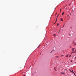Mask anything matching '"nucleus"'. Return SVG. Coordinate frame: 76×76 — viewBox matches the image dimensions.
I'll return each mask as SVG.
<instances>
[{"label": "nucleus", "mask_w": 76, "mask_h": 76, "mask_svg": "<svg viewBox=\"0 0 76 76\" xmlns=\"http://www.w3.org/2000/svg\"><path fill=\"white\" fill-rule=\"evenodd\" d=\"M61 75H63V74H64V75L65 74L64 72H61Z\"/></svg>", "instance_id": "f257e3e1"}, {"label": "nucleus", "mask_w": 76, "mask_h": 76, "mask_svg": "<svg viewBox=\"0 0 76 76\" xmlns=\"http://www.w3.org/2000/svg\"><path fill=\"white\" fill-rule=\"evenodd\" d=\"M74 50H75V48H73L72 49V51H74Z\"/></svg>", "instance_id": "f03ea898"}, {"label": "nucleus", "mask_w": 76, "mask_h": 76, "mask_svg": "<svg viewBox=\"0 0 76 76\" xmlns=\"http://www.w3.org/2000/svg\"><path fill=\"white\" fill-rule=\"evenodd\" d=\"M75 52H71V54H73V53H75Z\"/></svg>", "instance_id": "7ed1b4c3"}, {"label": "nucleus", "mask_w": 76, "mask_h": 76, "mask_svg": "<svg viewBox=\"0 0 76 76\" xmlns=\"http://www.w3.org/2000/svg\"><path fill=\"white\" fill-rule=\"evenodd\" d=\"M61 21H63V18H61Z\"/></svg>", "instance_id": "20e7f679"}, {"label": "nucleus", "mask_w": 76, "mask_h": 76, "mask_svg": "<svg viewBox=\"0 0 76 76\" xmlns=\"http://www.w3.org/2000/svg\"><path fill=\"white\" fill-rule=\"evenodd\" d=\"M53 36H54V37H56V35L55 34H54Z\"/></svg>", "instance_id": "39448f33"}, {"label": "nucleus", "mask_w": 76, "mask_h": 76, "mask_svg": "<svg viewBox=\"0 0 76 76\" xmlns=\"http://www.w3.org/2000/svg\"><path fill=\"white\" fill-rule=\"evenodd\" d=\"M64 12L62 13V15H64Z\"/></svg>", "instance_id": "423d86ee"}, {"label": "nucleus", "mask_w": 76, "mask_h": 76, "mask_svg": "<svg viewBox=\"0 0 76 76\" xmlns=\"http://www.w3.org/2000/svg\"><path fill=\"white\" fill-rule=\"evenodd\" d=\"M68 57V55H67L66 56V57Z\"/></svg>", "instance_id": "0eeeda50"}, {"label": "nucleus", "mask_w": 76, "mask_h": 76, "mask_svg": "<svg viewBox=\"0 0 76 76\" xmlns=\"http://www.w3.org/2000/svg\"><path fill=\"white\" fill-rule=\"evenodd\" d=\"M76 45V43H75L74 44V45Z\"/></svg>", "instance_id": "6e6552de"}, {"label": "nucleus", "mask_w": 76, "mask_h": 76, "mask_svg": "<svg viewBox=\"0 0 76 76\" xmlns=\"http://www.w3.org/2000/svg\"><path fill=\"white\" fill-rule=\"evenodd\" d=\"M56 21H57V18H56Z\"/></svg>", "instance_id": "1a4fd4ad"}, {"label": "nucleus", "mask_w": 76, "mask_h": 76, "mask_svg": "<svg viewBox=\"0 0 76 76\" xmlns=\"http://www.w3.org/2000/svg\"><path fill=\"white\" fill-rule=\"evenodd\" d=\"M58 16H59V15H58L57 16V18H58Z\"/></svg>", "instance_id": "9d476101"}, {"label": "nucleus", "mask_w": 76, "mask_h": 76, "mask_svg": "<svg viewBox=\"0 0 76 76\" xmlns=\"http://www.w3.org/2000/svg\"><path fill=\"white\" fill-rule=\"evenodd\" d=\"M72 47V46H70V48H71Z\"/></svg>", "instance_id": "9b49d317"}, {"label": "nucleus", "mask_w": 76, "mask_h": 76, "mask_svg": "<svg viewBox=\"0 0 76 76\" xmlns=\"http://www.w3.org/2000/svg\"><path fill=\"white\" fill-rule=\"evenodd\" d=\"M58 23L57 24V26H58Z\"/></svg>", "instance_id": "f8f14e48"}, {"label": "nucleus", "mask_w": 76, "mask_h": 76, "mask_svg": "<svg viewBox=\"0 0 76 76\" xmlns=\"http://www.w3.org/2000/svg\"><path fill=\"white\" fill-rule=\"evenodd\" d=\"M74 76H75V73H74Z\"/></svg>", "instance_id": "ddd939ff"}, {"label": "nucleus", "mask_w": 76, "mask_h": 76, "mask_svg": "<svg viewBox=\"0 0 76 76\" xmlns=\"http://www.w3.org/2000/svg\"><path fill=\"white\" fill-rule=\"evenodd\" d=\"M54 69H55V70H56V68H54Z\"/></svg>", "instance_id": "4468645a"}, {"label": "nucleus", "mask_w": 76, "mask_h": 76, "mask_svg": "<svg viewBox=\"0 0 76 76\" xmlns=\"http://www.w3.org/2000/svg\"><path fill=\"white\" fill-rule=\"evenodd\" d=\"M56 22H57V21H56V22H55V23H56Z\"/></svg>", "instance_id": "2eb2a0df"}, {"label": "nucleus", "mask_w": 76, "mask_h": 76, "mask_svg": "<svg viewBox=\"0 0 76 76\" xmlns=\"http://www.w3.org/2000/svg\"><path fill=\"white\" fill-rule=\"evenodd\" d=\"M72 71H71V72H73V70H72Z\"/></svg>", "instance_id": "dca6fc26"}, {"label": "nucleus", "mask_w": 76, "mask_h": 76, "mask_svg": "<svg viewBox=\"0 0 76 76\" xmlns=\"http://www.w3.org/2000/svg\"><path fill=\"white\" fill-rule=\"evenodd\" d=\"M74 42H75L73 41V44H74Z\"/></svg>", "instance_id": "f3484780"}, {"label": "nucleus", "mask_w": 76, "mask_h": 76, "mask_svg": "<svg viewBox=\"0 0 76 76\" xmlns=\"http://www.w3.org/2000/svg\"><path fill=\"white\" fill-rule=\"evenodd\" d=\"M69 57H71V55H70Z\"/></svg>", "instance_id": "a211bd4d"}, {"label": "nucleus", "mask_w": 76, "mask_h": 76, "mask_svg": "<svg viewBox=\"0 0 76 76\" xmlns=\"http://www.w3.org/2000/svg\"><path fill=\"white\" fill-rule=\"evenodd\" d=\"M23 76H25V75H23Z\"/></svg>", "instance_id": "6ab92c4d"}, {"label": "nucleus", "mask_w": 76, "mask_h": 76, "mask_svg": "<svg viewBox=\"0 0 76 76\" xmlns=\"http://www.w3.org/2000/svg\"><path fill=\"white\" fill-rule=\"evenodd\" d=\"M64 26H63V27H64Z\"/></svg>", "instance_id": "aec40b11"}, {"label": "nucleus", "mask_w": 76, "mask_h": 76, "mask_svg": "<svg viewBox=\"0 0 76 76\" xmlns=\"http://www.w3.org/2000/svg\"><path fill=\"white\" fill-rule=\"evenodd\" d=\"M71 62H72V61H71Z\"/></svg>", "instance_id": "412c9836"}, {"label": "nucleus", "mask_w": 76, "mask_h": 76, "mask_svg": "<svg viewBox=\"0 0 76 76\" xmlns=\"http://www.w3.org/2000/svg\"><path fill=\"white\" fill-rule=\"evenodd\" d=\"M52 52H53V51H52L51 52V53H52Z\"/></svg>", "instance_id": "4be33fe9"}, {"label": "nucleus", "mask_w": 76, "mask_h": 76, "mask_svg": "<svg viewBox=\"0 0 76 76\" xmlns=\"http://www.w3.org/2000/svg\"><path fill=\"white\" fill-rule=\"evenodd\" d=\"M56 15H57V13H56Z\"/></svg>", "instance_id": "5701e85b"}, {"label": "nucleus", "mask_w": 76, "mask_h": 76, "mask_svg": "<svg viewBox=\"0 0 76 76\" xmlns=\"http://www.w3.org/2000/svg\"><path fill=\"white\" fill-rule=\"evenodd\" d=\"M75 58H76V57Z\"/></svg>", "instance_id": "b1692460"}, {"label": "nucleus", "mask_w": 76, "mask_h": 76, "mask_svg": "<svg viewBox=\"0 0 76 76\" xmlns=\"http://www.w3.org/2000/svg\"><path fill=\"white\" fill-rule=\"evenodd\" d=\"M61 11V9L60 10V11Z\"/></svg>", "instance_id": "393cba45"}, {"label": "nucleus", "mask_w": 76, "mask_h": 76, "mask_svg": "<svg viewBox=\"0 0 76 76\" xmlns=\"http://www.w3.org/2000/svg\"><path fill=\"white\" fill-rule=\"evenodd\" d=\"M63 56L62 55V56Z\"/></svg>", "instance_id": "a878e982"}, {"label": "nucleus", "mask_w": 76, "mask_h": 76, "mask_svg": "<svg viewBox=\"0 0 76 76\" xmlns=\"http://www.w3.org/2000/svg\"><path fill=\"white\" fill-rule=\"evenodd\" d=\"M72 73H74V72H72Z\"/></svg>", "instance_id": "bb28decb"}, {"label": "nucleus", "mask_w": 76, "mask_h": 76, "mask_svg": "<svg viewBox=\"0 0 76 76\" xmlns=\"http://www.w3.org/2000/svg\"><path fill=\"white\" fill-rule=\"evenodd\" d=\"M53 50L54 51V50Z\"/></svg>", "instance_id": "cd10ccee"}]
</instances>
